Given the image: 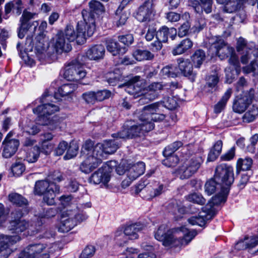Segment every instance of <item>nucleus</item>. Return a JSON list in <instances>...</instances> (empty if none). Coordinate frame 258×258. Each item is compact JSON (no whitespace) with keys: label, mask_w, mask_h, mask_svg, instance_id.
Wrapping results in <instances>:
<instances>
[{"label":"nucleus","mask_w":258,"mask_h":258,"mask_svg":"<svg viewBox=\"0 0 258 258\" xmlns=\"http://www.w3.org/2000/svg\"><path fill=\"white\" fill-rule=\"evenodd\" d=\"M226 200V195L223 192H221L213 197L207 205H210L211 209H214L216 211L214 206L224 203Z\"/></svg>","instance_id":"51"},{"label":"nucleus","mask_w":258,"mask_h":258,"mask_svg":"<svg viewBox=\"0 0 258 258\" xmlns=\"http://www.w3.org/2000/svg\"><path fill=\"white\" fill-rule=\"evenodd\" d=\"M215 179L217 181L211 179L205 184V191L208 195H211L215 191L217 182L228 186L233 183L234 180L233 168L225 164L218 165L215 169Z\"/></svg>","instance_id":"6"},{"label":"nucleus","mask_w":258,"mask_h":258,"mask_svg":"<svg viewBox=\"0 0 258 258\" xmlns=\"http://www.w3.org/2000/svg\"><path fill=\"white\" fill-rule=\"evenodd\" d=\"M142 185H139L137 192L140 193V196L144 199L150 200L155 198L153 187L151 185H147L142 187Z\"/></svg>","instance_id":"37"},{"label":"nucleus","mask_w":258,"mask_h":258,"mask_svg":"<svg viewBox=\"0 0 258 258\" xmlns=\"http://www.w3.org/2000/svg\"><path fill=\"white\" fill-rule=\"evenodd\" d=\"M252 164V160L251 158L246 157L244 159H239L237 162V167L242 170H248Z\"/></svg>","instance_id":"52"},{"label":"nucleus","mask_w":258,"mask_h":258,"mask_svg":"<svg viewBox=\"0 0 258 258\" xmlns=\"http://www.w3.org/2000/svg\"><path fill=\"white\" fill-rule=\"evenodd\" d=\"M219 78L217 74L210 75L207 79V85L211 88H215L219 82Z\"/></svg>","instance_id":"62"},{"label":"nucleus","mask_w":258,"mask_h":258,"mask_svg":"<svg viewBox=\"0 0 258 258\" xmlns=\"http://www.w3.org/2000/svg\"><path fill=\"white\" fill-rule=\"evenodd\" d=\"M13 174L17 176L21 175L25 170L24 165L20 162H16L11 168Z\"/></svg>","instance_id":"58"},{"label":"nucleus","mask_w":258,"mask_h":258,"mask_svg":"<svg viewBox=\"0 0 258 258\" xmlns=\"http://www.w3.org/2000/svg\"><path fill=\"white\" fill-rule=\"evenodd\" d=\"M222 146L221 140H218L215 143L208 154V161H213L217 158L221 152Z\"/></svg>","instance_id":"40"},{"label":"nucleus","mask_w":258,"mask_h":258,"mask_svg":"<svg viewBox=\"0 0 258 258\" xmlns=\"http://www.w3.org/2000/svg\"><path fill=\"white\" fill-rule=\"evenodd\" d=\"M140 77L136 76L130 82H128L122 85H119V87H124L125 91L129 94L134 96H140L141 87L139 86V79Z\"/></svg>","instance_id":"28"},{"label":"nucleus","mask_w":258,"mask_h":258,"mask_svg":"<svg viewBox=\"0 0 258 258\" xmlns=\"http://www.w3.org/2000/svg\"><path fill=\"white\" fill-rule=\"evenodd\" d=\"M22 130L29 135H35L40 131V128L36 123L28 120L23 127Z\"/></svg>","instance_id":"43"},{"label":"nucleus","mask_w":258,"mask_h":258,"mask_svg":"<svg viewBox=\"0 0 258 258\" xmlns=\"http://www.w3.org/2000/svg\"><path fill=\"white\" fill-rule=\"evenodd\" d=\"M118 140V139L106 140L102 143H98L95 146L93 145L94 151L103 159L105 155L112 154L117 150L119 146Z\"/></svg>","instance_id":"14"},{"label":"nucleus","mask_w":258,"mask_h":258,"mask_svg":"<svg viewBox=\"0 0 258 258\" xmlns=\"http://www.w3.org/2000/svg\"><path fill=\"white\" fill-rule=\"evenodd\" d=\"M215 215V211L211 209L210 205H206L202 209V212L199 213L198 216L192 217L188 219L189 223L192 225L203 226L206 222L211 219Z\"/></svg>","instance_id":"18"},{"label":"nucleus","mask_w":258,"mask_h":258,"mask_svg":"<svg viewBox=\"0 0 258 258\" xmlns=\"http://www.w3.org/2000/svg\"><path fill=\"white\" fill-rule=\"evenodd\" d=\"M40 153V147L38 146H35L27 153L25 160L29 163L35 162L38 160Z\"/></svg>","instance_id":"45"},{"label":"nucleus","mask_w":258,"mask_h":258,"mask_svg":"<svg viewBox=\"0 0 258 258\" xmlns=\"http://www.w3.org/2000/svg\"><path fill=\"white\" fill-rule=\"evenodd\" d=\"M200 3L198 1H194L192 2V6L195 9V11L198 13H201L203 10L207 14L212 12L213 0H200Z\"/></svg>","instance_id":"31"},{"label":"nucleus","mask_w":258,"mask_h":258,"mask_svg":"<svg viewBox=\"0 0 258 258\" xmlns=\"http://www.w3.org/2000/svg\"><path fill=\"white\" fill-rule=\"evenodd\" d=\"M157 103L161 105V108L165 107L169 110L174 109L177 106L176 98L172 96L165 97L162 102Z\"/></svg>","instance_id":"48"},{"label":"nucleus","mask_w":258,"mask_h":258,"mask_svg":"<svg viewBox=\"0 0 258 258\" xmlns=\"http://www.w3.org/2000/svg\"><path fill=\"white\" fill-rule=\"evenodd\" d=\"M211 48H214L215 54L217 55L221 59L228 57L235 51L234 48L226 43L221 37H216Z\"/></svg>","instance_id":"15"},{"label":"nucleus","mask_w":258,"mask_h":258,"mask_svg":"<svg viewBox=\"0 0 258 258\" xmlns=\"http://www.w3.org/2000/svg\"><path fill=\"white\" fill-rule=\"evenodd\" d=\"M122 11L121 10L120 12H119L118 14L117 13V9L116 11L115 19L116 20V23L118 27L124 25L128 18L127 14Z\"/></svg>","instance_id":"56"},{"label":"nucleus","mask_w":258,"mask_h":258,"mask_svg":"<svg viewBox=\"0 0 258 258\" xmlns=\"http://www.w3.org/2000/svg\"><path fill=\"white\" fill-rule=\"evenodd\" d=\"M24 214L20 210H15L11 213L10 230H15L16 232H22L28 226V223L26 221L21 219Z\"/></svg>","instance_id":"19"},{"label":"nucleus","mask_w":258,"mask_h":258,"mask_svg":"<svg viewBox=\"0 0 258 258\" xmlns=\"http://www.w3.org/2000/svg\"><path fill=\"white\" fill-rule=\"evenodd\" d=\"M93 144L92 141L87 140L82 148L81 154L85 159L81 164L80 168L85 173H89L96 168L102 163L103 159L101 157H99L96 152H94Z\"/></svg>","instance_id":"7"},{"label":"nucleus","mask_w":258,"mask_h":258,"mask_svg":"<svg viewBox=\"0 0 258 258\" xmlns=\"http://www.w3.org/2000/svg\"><path fill=\"white\" fill-rule=\"evenodd\" d=\"M236 50L240 52L242 51H245V53H243L241 57V61L243 64H246L248 62L250 58L251 49L248 47L246 40L243 38H239L237 41Z\"/></svg>","instance_id":"30"},{"label":"nucleus","mask_w":258,"mask_h":258,"mask_svg":"<svg viewBox=\"0 0 258 258\" xmlns=\"http://www.w3.org/2000/svg\"><path fill=\"white\" fill-rule=\"evenodd\" d=\"M133 55L138 61L152 60L154 55L147 50L137 49L134 52Z\"/></svg>","instance_id":"42"},{"label":"nucleus","mask_w":258,"mask_h":258,"mask_svg":"<svg viewBox=\"0 0 258 258\" xmlns=\"http://www.w3.org/2000/svg\"><path fill=\"white\" fill-rule=\"evenodd\" d=\"M64 179L65 175L59 170L50 171L45 180L36 182L34 192L37 195H43L44 202L48 205H53L56 195L60 192V187L56 182Z\"/></svg>","instance_id":"1"},{"label":"nucleus","mask_w":258,"mask_h":258,"mask_svg":"<svg viewBox=\"0 0 258 258\" xmlns=\"http://www.w3.org/2000/svg\"><path fill=\"white\" fill-rule=\"evenodd\" d=\"M145 121L141 116L138 124L132 125L127 130H123L117 134V137L120 139L132 138L141 136L152 131L154 128L153 124Z\"/></svg>","instance_id":"8"},{"label":"nucleus","mask_w":258,"mask_h":258,"mask_svg":"<svg viewBox=\"0 0 258 258\" xmlns=\"http://www.w3.org/2000/svg\"><path fill=\"white\" fill-rule=\"evenodd\" d=\"M166 158L162 161V164L169 167L175 166L179 162L178 157L173 154L169 156H164Z\"/></svg>","instance_id":"55"},{"label":"nucleus","mask_w":258,"mask_h":258,"mask_svg":"<svg viewBox=\"0 0 258 258\" xmlns=\"http://www.w3.org/2000/svg\"><path fill=\"white\" fill-rule=\"evenodd\" d=\"M82 98L88 104H94L96 101L95 92L88 91L82 94Z\"/></svg>","instance_id":"57"},{"label":"nucleus","mask_w":258,"mask_h":258,"mask_svg":"<svg viewBox=\"0 0 258 258\" xmlns=\"http://www.w3.org/2000/svg\"><path fill=\"white\" fill-rule=\"evenodd\" d=\"M77 88L78 85L74 83L63 84L58 88L55 95L58 94L62 97L67 96L73 92Z\"/></svg>","instance_id":"41"},{"label":"nucleus","mask_w":258,"mask_h":258,"mask_svg":"<svg viewBox=\"0 0 258 258\" xmlns=\"http://www.w3.org/2000/svg\"><path fill=\"white\" fill-rule=\"evenodd\" d=\"M185 198L190 202L201 205H203L206 203V200L203 198V196L199 193L195 192L189 194Z\"/></svg>","instance_id":"53"},{"label":"nucleus","mask_w":258,"mask_h":258,"mask_svg":"<svg viewBox=\"0 0 258 258\" xmlns=\"http://www.w3.org/2000/svg\"><path fill=\"white\" fill-rule=\"evenodd\" d=\"M182 145L183 144L181 142L178 141L175 142L168 145L165 148L163 152L164 156H169L171 155V154H173V153L181 147Z\"/></svg>","instance_id":"54"},{"label":"nucleus","mask_w":258,"mask_h":258,"mask_svg":"<svg viewBox=\"0 0 258 258\" xmlns=\"http://www.w3.org/2000/svg\"><path fill=\"white\" fill-rule=\"evenodd\" d=\"M254 56V59L253 60L249 66L250 71L252 72L258 71V48L251 51Z\"/></svg>","instance_id":"64"},{"label":"nucleus","mask_w":258,"mask_h":258,"mask_svg":"<svg viewBox=\"0 0 258 258\" xmlns=\"http://www.w3.org/2000/svg\"><path fill=\"white\" fill-rule=\"evenodd\" d=\"M62 243H50L47 248L43 243H35L29 245L20 253L18 258H49L55 252L62 248Z\"/></svg>","instance_id":"5"},{"label":"nucleus","mask_w":258,"mask_h":258,"mask_svg":"<svg viewBox=\"0 0 258 258\" xmlns=\"http://www.w3.org/2000/svg\"><path fill=\"white\" fill-rule=\"evenodd\" d=\"M14 243H0V255L7 258L14 251Z\"/></svg>","instance_id":"49"},{"label":"nucleus","mask_w":258,"mask_h":258,"mask_svg":"<svg viewBox=\"0 0 258 258\" xmlns=\"http://www.w3.org/2000/svg\"><path fill=\"white\" fill-rule=\"evenodd\" d=\"M146 226L140 222L126 225L124 229V235L126 239L133 240L139 237L138 232L143 230Z\"/></svg>","instance_id":"23"},{"label":"nucleus","mask_w":258,"mask_h":258,"mask_svg":"<svg viewBox=\"0 0 258 258\" xmlns=\"http://www.w3.org/2000/svg\"><path fill=\"white\" fill-rule=\"evenodd\" d=\"M48 48V42L43 34H39L35 39V48L36 52L42 54Z\"/></svg>","instance_id":"35"},{"label":"nucleus","mask_w":258,"mask_h":258,"mask_svg":"<svg viewBox=\"0 0 258 258\" xmlns=\"http://www.w3.org/2000/svg\"><path fill=\"white\" fill-rule=\"evenodd\" d=\"M257 115V108L252 106L244 113L242 116L243 121L247 123L252 122L255 119Z\"/></svg>","instance_id":"46"},{"label":"nucleus","mask_w":258,"mask_h":258,"mask_svg":"<svg viewBox=\"0 0 258 258\" xmlns=\"http://www.w3.org/2000/svg\"><path fill=\"white\" fill-rule=\"evenodd\" d=\"M11 137L12 133H9L3 143L4 146L3 156L6 158L13 156L19 146V141L18 139H10Z\"/></svg>","instance_id":"20"},{"label":"nucleus","mask_w":258,"mask_h":258,"mask_svg":"<svg viewBox=\"0 0 258 258\" xmlns=\"http://www.w3.org/2000/svg\"><path fill=\"white\" fill-rule=\"evenodd\" d=\"M83 20L78 23L77 32L75 31L74 28L72 25H67L64 31H60L64 36L66 40L70 42L77 40L78 44L83 43L87 37H91L94 32V21L91 18L89 24L86 22V18L83 12Z\"/></svg>","instance_id":"3"},{"label":"nucleus","mask_w":258,"mask_h":258,"mask_svg":"<svg viewBox=\"0 0 258 258\" xmlns=\"http://www.w3.org/2000/svg\"><path fill=\"white\" fill-rule=\"evenodd\" d=\"M177 31L174 28H168L166 26H162L156 32V38L158 40L162 41L163 42H166L168 37L172 40L174 39L176 36Z\"/></svg>","instance_id":"29"},{"label":"nucleus","mask_w":258,"mask_h":258,"mask_svg":"<svg viewBox=\"0 0 258 258\" xmlns=\"http://www.w3.org/2000/svg\"><path fill=\"white\" fill-rule=\"evenodd\" d=\"M59 107L51 103H44L33 109L34 114L38 115L37 121L41 125L48 126L51 130L56 129L59 124L58 117L51 116L59 111Z\"/></svg>","instance_id":"4"},{"label":"nucleus","mask_w":258,"mask_h":258,"mask_svg":"<svg viewBox=\"0 0 258 258\" xmlns=\"http://www.w3.org/2000/svg\"><path fill=\"white\" fill-rule=\"evenodd\" d=\"M9 199L11 203L18 207H24L28 204L27 200L21 195L17 193L10 194Z\"/></svg>","instance_id":"44"},{"label":"nucleus","mask_w":258,"mask_h":258,"mask_svg":"<svg viewBox=\"0 0 258 258\" xmlns=\"http://www.w3.org/2000/svg\"><path fill=\"white\" fill-rule=\"evenodd\" d=\"M162 89V85L160 83H152L148 87L147 92L140 99V103H148L149 101L155 99L158 95V91Z\"/></svg>","instance_id":"24"},{"label":"nucleus","mask_w":258,"mask_h":258,"mask_svg":"<svg viewBox=\"0 0 258 258\" xmlns=\"http://www.w3.org/2000/svg\"><path fill=\"white\" fill-rule=\"evenodd\" d=\"M155 13L153 0H146L138 8L135 18L140 22H149L153 19Z\"/></svg>","instance_id":"13"},{"label":"nucleus","mask_w":258,"mask_h":258,"mask_svg":"<svg viewBox=\"0 0 258 258\" xmlns=\"http://www.w3.org/2000/svg\"><path fill=\"white\" fill-rule=\"evenodd\" d=\"M232 92L231 88H229L226 90L221 99L215 105V113H219L224 109L228 100L231 96Z\"/></svg>","instance_id":"39"},{"label":"nucleus","mask_w":258,"mask_h":258,"mask_svg":"<svg viewBox=\"0 0 258 258\" xmlns=\"http://www.w3.org/2000/svg\"><path fill=\"white\" fill-rule=\"evenodd\" d=\"M95 251V248L94 246L89 245L84 249L80 256V258H90L94 255Z\"/></svg>","instance_id":"60"},{"label":"nucleus","mask_w":258,"mask_h":258,"mask_svg":"<svg viewBox=\"0 0 258 258\" xmlns=\"http://www.w3.org/2000/svg\"><path fill=\"white\" fill-rule=\"evenodd\" d=\"M105 42L107 50L114 56L124 53L126 50L125 47L119 48L118 43L111 38H107Z\"/></svg>","instance_id":"33"},{"label":"nucleus","mask_w":258,"mask_h":258,"mask_svg":"<svg viewBox=\"0 0 258 258\" xmlns=\"http://www.w3.org/2000/svg\"><path fill=\"white\" fill-rule=\"evenodd\" d=\"M78 147L76 145H71L64 156L65 160H69L75 157L78 153Z\"/></svg>","instance_id":"61"},{"label":"nucleus","mask_w":258,"mask_h":258,"mask_svg":"<svg viewBox=\"0 0 258 258\" xmlns=\"http://www.w3.org/2000/svg\"><path fill=\"white\" fill-rule=\"evenodd\" d=\"M110 172L109 165L108 164L103 165L91 175L90 181L95 184L105 185L110 179Z\"/></svg>","instance_id":"16"},{"label":"nucleus","mask_w":258,"mask_h":258,"mask_svg":"<svg viewBox=\"0 0 258 258\" xmlns=\"http://www.w3.org/2000/svg\"><path fill=\"white\" fill-rule=\"evenodd\" d=\"M178 67L181 73L185 77H195L192 72V64L188 59L179 58L177 59Z\"/></svg>","instance_id":"32"},{"label":"nucleus","mask_w":258,"mask_h":258,"mask_svg":"<svg viewBox=\"0 0 258 258\" xmlns=\"http://www.w3.org/2000/svg\"><path fill=\"white\" fill-rule=\"evenodd\" d=\"M192 45V41L190 39H184L172 50V54L174 55L181 54L190 49Z\"/></svg>","instance_id":"34"},{"label":"nucleus","mask_w":258,"mask_h":258,"mask_svg":"<svg viewBox=\"0 0 258 258\" xmlns=\"http://www.w3.org/2000/svg\"><path fill=\"white\" fill-rule=\"evenodd\" d=\"M190 28L189 22L186 21L178 28V35L180 37H183L188 34Z\"/></svg>","instance_id":"63"},{"label":"nucleus","mask_w":258,"mask_h":258,"mask_svg":"<svg viewBox=\"0 0 258 258\" xmlns=\"http://www.w3.org/2000/svg\"><path fill=\"white\" fill-rule=\"evenodd\" d=\"M145 168V164L142 161L134 164H130L126 169V175L131 180H134L144 173Z\"/></svg>","instance_id":"21"},{"label":"nucleus","mask_w":258,"mask_h":258,"mask_svg":"<svg viewBox=\"0 0 258 258\" xmlns=\"http://www.w3.org/2000/svg\"><path fill=\"white\" fill-rule=\"evenodd\" d=\"M52 44L57 53H61L63 51L68 52L72 49L71 44L66 40L63 34L59 32L53 38Z\"/></svg>","instance_id":"22"},{"label":"nucleus","mask_w":258,"mask_h":258,"mask_svg":"<svg viewBox=\"0 0 258 258\" xmlns=\"http://www.w3.org/2000/svg\"><path fill=\"white\" fill-rule=\"evenodd\" d=\"M105 50L104 47L101 44L94 45L90 47L86 51L87 57L91 60H99L103 58Z\"/></svg>","instance_id":"26"},{"label":"nucleus","mask_w":258,"mask_h":258,"mask_svg":"<svg viewBox=\"0 0 258 258\" xmlns=\"http://www.w3.org/2000/svg\"><path fill=\"white\" fill-rule=\"evenodd\" d=\"M206 57L205 52L201 49L196 50L191 56V59L196 68H200Z\"/></svg>","instance_id":"36"},{"label":"nucleus","mask_w":258,"mask_h":258,"mask_svg":"<svg viewBox=\"0 0 258 258\" xmlns=\"http://www.w3.org/2000/svg\"><path fill=\"white\" fill-rule=\"evenodd\" d=\"M161 75L164 78H175L177 76L176 67L173 65L164 67L161 71Z\"/></svg>","instance_id":"47"},{"label":"nucleus","mask_w":258,"mask_h":258,"mask_svg":"<svg viewBox=\"0 0 258 258\" xmlns=\"http://www.w3.org/2000/svg\"><path fill=\"white\" fill-rule=\"evenodd\" d=\"M254 95V90L250 89L249 91L243 92L236 96L233 102V111L240 114L244 112L252 103Z\"/></svg>","instance_id":"10"},{"label":"nucleus","mask_w":258,"mask_h":258,"mask_svg":"<svg viewBox=\"0 0 258 258\" xmlns=\"http://www.w3.org/2000/svg\"><path fill=\"white\" fill-rule=\"evenodd\" d=\"M36 16L37 14L36 13L24 11L20 20L21 24L23 25V27H27L30 28V29H33V32H34L39 25V23L37 21H29Z\"/></svg>","instance_id":"27"},{"label":"nucleus","mask_w":258,"mask_h":258,"mask_svg":"<svg viewBox=\"0 0 258 258\" xmlns=\"http://www.w3.org/2000/svg\"><path fill=\"white\" fill-rule=\"evenodd\" d=\"M74 212L67 211L62 213L60 221L57 224L58 230L59 232H68L76 225V220L74 219Z\"/></svg>","instance_id":"17"},{"label":"nucleus","mask_w":258,"mask_h":258,"mask_svg":"<svg viewBox=\"0 0 258 258\" xmlns=\"http://www.w3.org/2000/svg\"><path fill=\"white\" fill-rule=\"evenodd\" d=\"M203 159L200 155H191L179 168L178 172L181 178H187L198 170Z\"/></svg>","instance_id":"9"},{"label":"nucleus","mask_w":258,"mask_h":258,"mask_svg":"<svg viewBox=\"0 0 258 258\" xmlns=\"http://www.w3.org/2000/svg\"><path fill=\"white\" fill-rule=\"evenodd\" d=\"M167 229L166 225H161L155 234V239L160 242H190L197 234L196 231L189 230L185 227Z\"/></svg>","instance_id":"2"},{"label":"nucleus","mask_w":258,"mask_h":258,"mask_svg":"<svg viewBox=\"0 0 258 258\" xmlns=\"http://www.w3.org/2000/svg\"><path fill=\"white\" fill-rule=\"evenodd\" d=\"M246 1L247 0H229L225 3L224 10L227 13H234L240 9L241 5Z\"/></svg>","instance_id":"38"},{"label":"nucleus","mask_w":258,"mask_h":258,"mask_svg":"<svg viewBox=\"0 0 258 258\" xmlns=\"http://www.w3.org/2000/svg\"><path fill=\"white\" fill-rule=\"evenodd\" d=\"M89 7L90 13L89 14V16H88L87 12L86 11H83L82 12H84L85 17L86 18V22L88 23V25L89 24V21L91 18L93 19L94 21V15H100L102 14L104 11V7L103 5L99 1H92L89 3ZM95 23V21H94V24ZM94 26L95 27V25L94 24Z\"/></svg>","instance_id":"25"},{"label":"nucleus","mask_w":258,"mask_h":258,"mask_svg":"<svg viewBox=\"0 0 258 258\" xmlns=\"http://www.w3.org/2000/svg\"><path fill=\"white\" fill-rule=\"evenodd\" d=\"M86 75V72L80 63L72 61L65 68L63 74L64 78L69 81L78 82L84 78Z\"/></svg>","instance_id":"12"},{"label":"nucleus","mask_w":258,"mask_h":258,"mask_svg":"<svg viewBox=\"0 0 258 258\" xmlns=\"http://www.w3.org/2000/svg\"><path fill=\"white\" fill-rule=\"evenodd\" d=\"M147 243H143L142 246L146 251L139 254L138 258H156V255L154 251L152 246L147 245Z\"/></svg>","instance_id":"50"},{"label":"nucleus","mask_w":258,"mask_h":258,"mask_svg":"<svg viewBox=\"0 0 258 258\" xmlns=\"http://www.w3.org/2000/svg\"><path fill=\"white\" fill-rule=\"evenodd\" d=\"M257 244V243H235L234 248L237 250L245 249L251 250L256 246Z\"/></svg>","instance_id":"59"},{"label":"nucleus","mask_w":258,"mask_h":258,"mask_svg":"<svg viewBox=\"0 0 258 258\" xmlns=\"http://www.w3.org/2000/svg\"><path fill=\"white\" fill-rule=\"evenodd\" d=\"M161 108V105L157 103L145 106L141 116L146 122L151 123L154 127L153 121H160L165 118L166 114L159 113Z\"/></svg>","instance_id":"11"}]
</instances>
